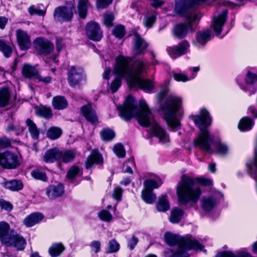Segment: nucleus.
Wrapping results in <instances>:
<instances>
[{"mask_svg":"<svg viewBox=\"0 0 257 257\" xmlns=\"http://www.w3.org/2000/svg\"><path fill=\"white\" fill-rule=\"evenodd\" d=\"M59 150L53 148L47 150L43 156V160L46 163H53L55 161H59Z\"/></svg>","mask_w":257,"mask_h":257,"instance_id":"29","label":"nucleus"},{"mask_svg":"<svg viewBox=\"0 0 257 257\" xmlns=\"http://www.w3.org/2000/svg\"><path fill=\"white\" fill-rule=\"evenodd\" d=\"M190 47L189 43L187 41H184L178 45L167 48L168 53L172 58L175 59L185 54Z\"/></svg>","mask_w":257,"mask_h":257,"instance_id":"15","label":"nucleus"},{"mask_svg":"<svg viewBox=\"0 0 257 257\" xmlns=\"http://www.w3.org/2000/svg\"><path fill=\"white\" fill-rule=\"evenodd\" d=\"M26 244V239L14 230L5 245L13 247L18 251H22L25 248Z\"/></svg>","mask_w":257,"mask_h":257,"instance_id":"11","label":"nucleus"},{"mask_svg":"<svg viewBox=\"0 0 257 257\" xmlns=\"http://www.w3.org/2000/svg\"><path fill=\"white\" fill-rule=\"evenodd\" d=\"M59 161L68 163L73 161L76 155L75 150H69L63 152L59 150Z\"/></svg>","mask_w":257,"mask_h":257,"instance_id":"25","label":"nucleus"},{"mask_svg":"<svg viewBox=\"0 0 257 257\" xmlns=\"http://www.w3.org/2000/svg\"><path fill=\"white\" fill-rule=\"evenodd\" d=\"M112 33L116 37L121 38L125 34L124 27L121 25L117 26L114 28Z\"/></svg>","mask_w":257,"mask_h":257,"instance_id":"51","label":"nucleus"},{"mask_svg":"<svg viewBox=\"0 0 257 257\" xmlns=\"http://www.w3.org/2000/svg\"><path fill=\"white\" fill-rule=\"evenodd\" d=\"M62 134V130L57 126H52L48 129L46 135L52 140H54L60 137Z\"/></svg>","mask_w":257,"mask_h":257,"instance_id":"42","label":"nucleus"},{"mask_svg":"<svg viewBox=\"0 0 257 257\" xmlns=\"http://www.w3.org/2000/svg\"><path fill=\"white\" fill-rule=\"evenodd\" d=\"M184 214L183 211L178 208H173L171 212L170 216V221L173 223L179 222L182 219Z\"/></svg>","mask_w":257,"mask_h":257,"instance_id":"39","label":"nucleus"},{"mask_svg":"<svg viewBox=\"0 0 257 257\" xmlns=\"http://www.w3.org/2000/svg\"><path fill=\"white\" fill-rule=\"evenodd\" d=\"M100 242L98 240L92 241L90 245L95 253H98L100 250Z\"/></svg>","mask_w":257,"mask_h":257,"instance_id":"58","label":"nucleus"},{"mask_svg":"<svg viewBox=\"0 0 257 257\" xmlns=\"http://www.w3.org/2000/svg\"><path fill=\"white\" fill-rule=\"evenodd\" d=\"M89 6V3L88 0H79L76 13L78 14L80 18H86Z\"/></svg>","mask_w":257,"mask_h":257,"instance_id":"31","label":"nucleus"},{"mask_svg":"<svg viewBox=\"0 0 257 257\" xmlns=\"http://www.w3.org/2000/svg\"><path fill=\"white\" fill-rule=\"evenodd\" d=\"M68 82L73 88L79 87L86 80L85 75L82 67L79 66H70L68 70Z\"/></svg>","mask_w":257,"mask_h":257,"instance_id":"8","label":"nucleus"},{"mask_svg":"<svg viewBox=\"0 0 257 257\" xmlns=\"http://www.w3.org/2000/svg\"><path fill=\"white\" fill-rule=\"evenodd\" d=\"M17 39L21 49L25 50L29 49L31 45L30 37L27 33L19 29L16 32Z\"/></svg>","mask_w":257,"mask_h":257,"instance_id":"20","label":"nucleus"},{"mask_svg":"<svg viewBox=\"0 0 257 257\" xmlns=\"http://www.w3.org/2000/svg\"><path fill=\"white\" fill-rule=\"evenodd\" d=\"M73 16V9L71 7H59L56 8L54 12L55 20L60 22L70 21Z\"/></svg>","mask_w":257,"mask_h":257,"instance_id":"13","label":"nucleus"},{"mask_svg":"<svg viewBox=\"0 0 257 257\" xmlns=\"http://www.w3.org/2000/svg\"><path fill=\"white\" fill-rule=\"evenodd\" d=\"M159 111L172 129L180 127L183 116L182 100L179 97H159Z\"/></svg>","mask_w":257,"mask_h":257,"instance_id":"6","label":"nucleus"},{"mask_svg":"<svg viewBox=\"0 0 257 257\" xmlns=\"http://www.w3.org/2000/svg\"><path fill=\"white\" fill-rule=\"evenodd\" d=\"M122 190L119 187H115L113 193V197L117 200H120L121 197Z\"/></svg>","mask_w":257,"mask_h":257,"instance_id":"59","label":"nucleus"},{"mask_svg":"<svg viewBox=\"0 0 257 257\" xmlns=\"http://www.w3.org/2000/svg\"><path fill=\"white\" fill-rule=\"evenodd\" d=\"M98 216L100 220L110 222L112 219V216L110 212L106 210H102L98 213Z\"/></svg>","mask_w":257,"mask_h":257,"instance_id":"49","label":"nucleus"},{"mask_svg":"<svg viewBox=\"0 0 257 257\" xmlns=\"http://www.w3.org/2000/svg\"><path fill=\"white\" fill-rule=\"evenodd\" d=\"M22 72L24 77L31 78L33 77L36 78L39 71L35 66L29 64H25L23 66Z\"/></svg>","mask_w":257,"mask_h":257,"instance_id":"30","label":"nucleus"},{"mask_svg":"<svg viewBox=\"0 0 257 257\" xmlns=\"http://www.w3.org/2000/svg\"><path fill=\"white\" fill-rule=\"evenodd\" d=\"M162 181L159 177H155L154 178L148 179L144 182V188L153 191L155 189H158L162 184Z\"/></svg>","mask_w":257,"mask_h":257,"instance_id":"27","label":"nucleus"},{"mask_svg":"<svg viewBox=\"0 0 257 257\" xmlns=\"http://www.w3.org/2000/svg\"><path fill=\"white\" fill-rule=\"evenodd\" d=\"M80 112L86 119L91 123H95L98 122V118L95 111L92 107L90 103L83 105L81 107Z\"/></svg>","mask_w":257,"mask_h":257,"instance_id":"19","label":"nucleus"},{"mask_svg":"<svg viewBox=\"0 0 257 257\" xmlns=\"http://www.w3.org/2000/svg\"><path fill=\"white\" fill-rule=\"evenodd\" d=\"M211 39V33L209 30H204L198 32L196 36V40L193 43L198 48H202Z\"/></svg>","mask_w":257,"mask_h":257,"instance_id":"18","label":"nucleus"},{"mask_svg":"<svg viewBox=\"0 0 257 257\" xmlns=\"http://www.w3.org/2000/svg\"><path fill=\"white\" fill-rule=\"evenodd\" d=\"M207 0H176L174 11L176 13L185 17L187 23H181L174 28L173 34L179 39L185 38L188 30L194 31L192 23L195 22L201 18L199 13L194 10L199 6L203 4Z\"/></svg>","mask_w":257,"mask_h":257,"instance_id":"3","label":"nucleus"},{"mask_svg":"<svg viewBox=\"0 0 257 257\" xmlns=\"http://www.w3.org/2000/svg\"><path fill=\"white\" fill-rule=\"evenodd\" d=\"M119 248L120 245L119 243L115 239H112L108 242L106 252L107 253L116 252L119 250Z\"/></svg>","mask_w":257,"mask_h":257,"instance_id":"44","label":"nucleus"},{"mask_svg":"<svg viewBox=\"0 0 257 257\" xmlns=\"http://www.w3.org/2000/svg\"><path fill=\"white\" fill-rule=\"evenodd\" d=\"M103 161L102 156L98 150H93L87 158L85 162L86 168L87 169H90L93 164H101Z\"/></svg>","mask_w":257,"mask_h":257,"instance_id":"22","label":"nucleus"},{"mask_svg":"<svg viewBox=\"0 0 257 257\" xmlns=\"http://www.w3.org/2000/svg\"><path fill=\"white\" fill-rule=\"evenodd\" d=\"M222 197L223 194L219 192L215 193L211 196L203 197L201 200L202 209L205 212L211 211Z\"/></svg>","mask_w":257,"mask_h":257,"instance_id":"12","label":"nucleus"},{"mask_svg":"<svg viewBox=\"0 0 257 257\" xmlns=\"http://www.w3.org/2000/svg\"><path fill=\"white\" fill-rule=\"evenodd\" d=\"M191 117L200 131L198 137L194 141L195 146L199 148L204 152L212 153L213 150L211 146L214 143V138L207 129L211 123L209 112L205 108H202L200 110V115Z\"/></svg>","mask_w":257,"mask_h":257,"instance_id":"5","label":"nucleus"},{"mask_svg":"<svg viewBox=\"0 0 257 257\" xmlns=\"http://www.w3.org/2000/svg\"><path fill=\"white\" fill-rule=\"evenodd\" d=\"M159 96H172L171 94L169 93V89L168 87H165L162 89L160 92Z\"/></svg>","mask_w":257,"mask_h":257,"instance_id":"64","label":"nucleus"},{"mask_svg":"<svg viewBox=\"0 0 257 257\" xmlns=\"http://www.w3.org/2000/svg\"><path fill=\"white\" fill-rule=\"evenodd\" d=\"M29 12L31 15H37L38 16H44L46 11L42 10L34 6L29 8Z\"/></svg>","mask_w":257,"mask_h":257,"instance_id":"53","label":"nucleus"},{"mask_svg":"<svg viewBox=\"0 0 257 257\" xmlns=\"http://www.w3.org/2000/svg\"><path fill=\"white\" fill-rule=\"evenodd\" d=\"M116 108L119 116L126 121L136 117L139 123L144 127L151 126L154 136L159 142L165 144L170 139L167 132L161 127L155 120L153 115L146 102L141 99L138 102L135 97H126L122 104L117 105Z\"/></svg>","mask_w":257,"mask_h":257,"instance_id":"2","label":"nucleus"},{"mask_svg":"<svg viewBox=\"0 0 257 257\" xmlns=\"http://www.w3.org/2000/svg\"><path fill=\"white\" fill-rule=\"evenodd\" d=\"M175 80L177 81L186 82L194 79L196 77L195 74H192L190 77H188L186 75L181 73H175L173 74Z\"/></svg>","mask_w":257,"mask_h":257,"instance_id":"47","label":"nucleus"},{"mask_svg":"<svg viewBox=\"0 0 257 257\" xmlns=\"http://www.w3.org/2000/svg\"><path fill=\"white\" fill-rule=\"evenodd\" d=\"M43 218V216L41 213H33L25 218L24 223L27 227H32L39 223Z\"/></svg>","mask_w":257,"mask_h":257,"instance_id":"26","label":"nucleus"},{"mask_svg":"<svg viewBox=\"0 0 257 257\" xmlns=\"http://www.w3.org/2000/svg\"><path fill=\"white\" fill-rule=\"evenodd\" d=\"M26 123L31 137L34 140H37L39 137L40 132L36 124L30 118L26 120Z\"/></svg>","mask_w":257,"mask_h":257,"instance_id":"35","label":"nucleus"},{"mask_svg":"<svg viewBox=\"0 0 257 257\" xmlns=\"http://www.w3.org/2000/svg\"><path fill=\"white\" fill-rule=\"evenodd\" d=\"M64 193V187L62 184L49 185L46 189V194L51 200L61 197Z\"/></svg>","mask_w":257,"mask_h":257,"instance_id":"17","label":"nucleus"},{"mask_svg":"<svg viewBox=\"0 0 257 257\" xmlns=\"http://www.w3.org/2000/svg\"><path fill=\"white\" fill-rule=\"evenodd\" d=\"M139 242L138 238L135 235H133L131 238L127 240V247L131 250H133Z\"/></svg>","mask_w":257,"mask_h":257,"instance_id":"55","label":"nucleus"},{"mask_svg":"<svg viewBox=\"0 0 257 257\" xmlns=\"http://www.w3.org/2000/svg\"><path fill=\"white\" fill-rule=\"evenodd\" d=\"M35 112L36 115L45 119H50L53 116L51 109L50 107L44 105L35 106Z\"/></svg>","mask_w":257,"mask_h":257,"instance_id":"24","label":"nucleus"},{"mask_svg":"<svg viewBox=\"0 0 257 257\" xmlns=\"http://www.w3.org/2000/svg\"><path fill=\"white\" fill-rule=\"evenodd\" d=\"M0 96H10V91L8 87H4L0 89Z\"/></svg>","mask_w":257,"mask_h":257,"instance_id":"63","label":"nucleus"},{"mask_svg":"<svg viewBox=\"0 0 257 257\" xmlns=\"http://www.w3.org/2000/svg\"><path fill=\"white\" fill-rule=\"evenodd\" d=\"M179 202L182 205L196 203L201 195L199 185L194 179L184 175L177 188Z\"/></svg>","mask_w":257,"mask_h":257,"instance_id":"7","label":"nucleus"},{"mask_svg":"<svg viewBox=\"0 0 257 257\" xmlns=\"http://www.w3.org/2000/svg\"><path fill=\"white\" fill-rule=\"evenodd\" d=\"M216 257H253L249 253L244 251H240L237 253H233L231 251H224L221 252L217 253Z\"/></svg>","mask_w":257,"mask_h":257,"instance_id":"34","label":"nucleus"},{"mask_svg":"<svg viewBox=\"0 0 257 257\" xmlns=\"http://www.w3.org/2000/svg\"><path fill=\"white\" fill-rule=\"evenodd\" d=\"M65 247L62 243H55L49 248V253L52 257L59 256L64 251Z\"/></svg>","mask_w":257,"mask_h":257,"instance_id":"36","label":"nucleus"},{"mask_svg":"<svg viewBox=\"0 0 257 257\" xmlns=\"http://www.w3.org/2000/svg\"><path fill=\"white\" fill-rule=\"evenodd\" d=\"M254 122L253 119L248 117H243L239 122L238 127L241 132L248 131L252 129Z\"/></svg>","mask_w":257,"mask_h":257,"instance_id":"28","label":"nucleus"},{"mask_svg":"<svg viewBox=\"0 0 257 257\" xmlns=\"http://www.w3.org/2000/svg\"><path fill=\"white\" fill-rule=\"evenodd\" d=\"M112 0H97L96 7L98 9H103L106 8L112 2Z\"/></svg>","mask_w":257,"mask_h":257,"instance_id":"56","label":"nucleus"},{"mask_svg":"<svg viewBox=\"0 0 257 257\" xmlns=\"http://www.w3.org/2000/svg\"><path fill=\"white\" fill-rule=\"evenodd\" d=\"M14 231L8 223L5 221L0 222V242L2 245H5Z\"/></svg>","mask_w":257,"mask_h":257,"instance_id":"21","label":"nucleus"},{"mask_svg":"<svg viewBox=\"0 0 257 257\" xmlns=\"http://www.w3.org/2000/svg\"><path fill=\"white\" fill-rule=\"evenodd\" d=\"M215 148L217 153L222 156L226 155L228 152V148L227 145L221 143H216Z\"/></svg>","mask_w":257,"mask_h":257,"instance_id":"48","label":"nucleus"},{"mask_svg":"<svg viewBox=\"0 0 257 257\" xmlns=\"http://www.w3.org/2000/svg\"><path fill=\"white\" fill-rule=\"evenodd\" d=\"M52 104L56 109H63L67 107L68 102L65 97H53Z\"/></svg>","mask_w":257,"mask_h":257,"instance_id":"41","label":"nucleus"},{"mask_svg":"<svg viewBox=\"0 0 257 257\" xmlns=\"http://www.w3.org/2000/svg\"><path fill=\"white\" fill-rule=\"evenodd\" d=\"M133 44L134 50L137 55L143 53L148 46V44L138 34L135 35Z\"/></svg>","mask_w":257,"mask_h":257,"instance_id":"23","label":"nucleus"},{"mask_svg":"<svg viewBox=\"0 0 257 257\" xmlns=\"http://www.w3.org/2000/svg\"><path fill=\"white\" fill-rule=\"evenodd\" d=\"M5 187L12 191H18L22 189L23 185L20 180H13L5 182Z\"/></svg>","mask_w":257,"mask_h":257,"instance_id":"40","label":"nucleus"},{"mask_svg":"<svg viewBox=\"0 0 257 257\" xmlns=\"http://www.w3.org/2000/svg\"><path fill=\"white\" fill-rule=\"evenodd\" d=\"M228 11L223 9L221 12H217L215 13L211 24V27L216 35L220 34L222 28L227 19Z\"/></svg>","mask_w":257,"mask_h":257,"instance_id":"10","label":"nucleus"},{"mask_svg":"<svg viewBox=\"0 0 257 257\" xmlns=\"http://www.w3.org/2000/svg\"><path fill=\"white\" fill-rule=\"evenodd\" d=\"M32 176L38 180H41L43 181H47V177L44 172L40 171L39 170H34L31 173Z\"/></svg>","mask_w":257,"mask_h":257,"instance_id":"50","label":"nucleus"},{"mask_svg":"<svg viewBox=\"0 0 257 257\" xmlns=\"http://www.w3.org/2000/svg\"><path fill=\"white\" fill-rule=\"evenodd\" d=\"M11 141L4 137L0 138V152L11 146Z\"/></svg>","mask_w":257,"mask_h":257,"instance_id":"54","label":"nucleus"},{"mask_svg":"<svg viewBox=\"0 0 257 257\" xmlns=\"http://www.w3.org/2000/svg\"><path fill=\"white\" fill-rule=\"evenodd\" d=\"M34 45L39 53L44 56L50 55L54 49V46L52 43L48 40L41 38H39L35 40Z\"/></svg>","mask_w":257,"mask_h":257,"instance_id":"16","label":"nucleus"},{"mask_svg":"<svg viewBox=\"0 0 257 257\" xmlns=\"http://www.w3.org/2000/svg\"><path fill=\"white\" fill-rule=\"evenodd\" d=\"M147 66V63L143 61H134L132 58L120 55L115 59L113 72L110 68H106L103 73V78L108 80L112 73L115 75L109 87L112 93L115 92L120 87L122 78L126 79L131 87H139L149 92L154 88L153 81L141 77Z\"/></svg>","mask_w":257,"mask_h":257,"instance_id":"1","label":"nucleus"},{"mask_svg":"<svg viewBox=\"0 0 257 257\" xmlns=\"http://www.w3.org/2000/svg\"><path fill=\"white\" fill-rule=\"evenodd\" d=\"M248 113L250 114L253 120L257 118V110L253 106H249L248 108Z\"/></svg>","mask_w":257,"mask_h":257,"instance_id":"62","label":"nucleus"},{"mask_svg":"<svg viewBox=\"0 0 257 257\" xmlns=\"http://www.w3.org/2000/svg\"><path fill=\"white\" fill-rule=\"evenodd\" d=\"M0 206L3 209L8 211H11L13 208V206L10 202L3 199L0 200Z\"/></svg>","mask_w":257,"mask_h":257,"instance_id":"60","label":"nucleus"},{"mask_svg":"<svg viewBox=\"0 0 257 257\" xmlns=\"http://www.w3.org/2000/svg\"><path fill=\"white\" fill-rule=\"evenodd\" d=\"M156 207L160 212H166L169 209L170 203L167 195H163L158 198Z\"/></svg>","mask_w":257,"mask_h":257,"instance_id":"32","label":"nucleus"},{"mask_svg":"<svg viewBox=\"0 0 257 257\" xmlns=\"http://www.w3.org/2000/svg\"><path fill=\"white\" fill-rule=\"evenodd\" d=\"M113 150L118 158H124L125 156V151L123 145L121 144H116L114 146Z\"/></svg>","mask_w":257,"mask_h":257,"instance_id":"46","label":"nucleus"},{"mask_svg":"<svg viewBox=\"0 0 257 257\" xmlns=\"http://www.w3.org/2000/svg\"><path fill=\"white\" fill-rule=\"evenodd\" d=\"M82 175V169L77 166H73L68 170L67 177L71 183H74V179L81 176Z\"/></svg>","mask_w":257,"mask_h":257,"instance_id":"33","label":"nucleus"},{"mask_svg":"<svg viewBox=\"0 0 257 257\" xmlns=\"http://www.w3.org/2000/svg\"><path fill=\"white\" fill-rule=\"evenodd\" d=\"M88 38L95 41H99L102 38V32L98 24L94 22L88 23L85 27Z\"/></svg>","mask_w":257,"mask_h":257,"instance_id":"14","label":"nucleus"},{"mask_svg":"<svg viewBox=\"0 0 257 257\" xmlns=\"http://www.w3.org/2000/svg\"><path fill=\"white\" fill-rule=\"evenodd\" d=\"M166 242L170 246L178 245L176 252L171 249L165 251L166 257H189L187 251L191 249L201 250L203 246L193 236H181L170 232L164 235Z\"/></svg>","mask_w":257,"mask_h":257,"instance_id":"4","label":"nucleus"},{"mask_svg":"<svg viewBox=\"0 0 257 257\" xmlns=\"http://www.w3.org/2000/svg\"><path fill=\"white\" fill-rule=\"evenodd\" d=\"M148 1L154 8L160 7L164 4V0H148Z\"/></svg>","mask_w":257,"mask_h":257,"instance_id":"61","label":"nucleus"},{"mask_svg":"<svg viewBox=\"0 0 257 257\" xmlns=\"http://www.w3.org/2000/svg\"><path fill=\"white\" fill-rule=\"evenodd\" d=\"M142 198L148 204H152L156 200V195L151 190L144 188L142 191Z\"/></svg>","mask_w":257,"mask_h":257,"instance_id":"37","label":"nucleus"},{"mask_svg":"<svg viewBox=\"0 0 257 257\" xmlns=\"http://www.w3.org/2000/svg\"><path fill=\"white\" fill-rule=\"evenodd\" d=\"M100 136L104 141H110L114 138L115 133L109 128H104L101 131Z\"/></svg>","mask_w":257,"mask_h":257,"instance_id":"45","label":"nucleus"},{"mask_svg":"<svg viewBox=\"0 0 257 257\" xmlns=\"http://www.w3.org/2000/svg\"><path fill=\"white\" fill-rule=\"evenodd\" d=\"M0 51L6 57H10L12 53V49L9 43L3 40H0Z\"/></svg>","mask_w":257,"mask_h":257,"instance_id":"43","label":"nucleus"},{"mask_svg":"<svg viewBox=\"0 0 257 257\" xmlns=\"http://www.w3.org/2000/svg\"><path fill=\"white\" fill-rule=\"evenodd\" d=\"M157 13L156 11L148 12L145 16L143 20L144 26L151 28L156 20Z\"/></svg>","mask_w":257,"mask_h":257,"instance_id":"38","label":"nucleus"},{"mask_svg":"<svg viewBox=\"0 0 257 257\" xmlns=\"http://www.w3.org/2000/svg\"><path fill=\"white\" fill-rule=\"evenodd\" d=\"M35 79L39 82H42L45 84L50 83L52 80V78L50 76H42L39 75V73L36 76Z\"/></svg>","mask_w":257,"mask_h":257,"instance_id":"57","label":"nucleus"},{"mask_svg":"<svg viewBox=\"0 0 257 257\" xmlns=\"http://www.w3.org/2000/svg\"><path fill=\"white\" fill-rule=\"evenodd\" d=\"M20 165L18 156L14 153L6 151L0 154V166L5 169H14Z\"/></svg>","mask_w":257,"mask_h":257,"instance_id":"9","label":"nucleus"},{"mask_svg":"<svg viewBox=\"0 0 257 257\" xmlns=\"http://www.w3.org/2000/svg\"><path fill=\"white\" fill-rule=\"evenodd\" d=\"M113 20L114 17L112 14H105L104 15L103 23L106 27H111Z\"/></svg>","mask_w":257,"mask_h":257,"instance_id":"52","label":"nucleus"}]
</instances>
